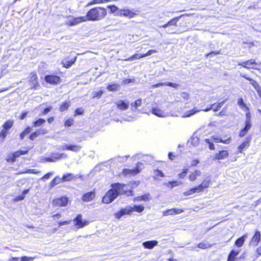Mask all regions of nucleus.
I'll use <instances>...</instances> for the list:
<instances>
[{"mask_svg":"<svg viewBox=\"0 0 261 261\" xmlns=\"http://www.w3.org/2000/svg\"><path fill=\"white\" fill-rule=\"evenodd\" d=\"M81 148L82 147L80 145L64 144L62 146H59L57 147V149L62 150H70L75 152H77L81 150Z\"/></svg>","mask_w":261,"mask_h":261,"instance_id":"obj_6","label":"nucleus"},{"mask_svg":"<svg viewBox=\"0 0 261 261\" xmlns=\"http://www.w3.org/2000/svg\"><path fill=\"white\" fill-rule=\"evenodd\" d=\"M196 192H199V190H198V188L197 187H195L193 188H192L187 191H185L184 192L183 194L184 196H189L195 193Z\"/></svg>","mask_w":261,"mask_h":261,"instance_id":"obj_34","label":"nucleus"},{"mask_svg":"<svg viewBox=\"0 0 261 261\" xmlns=\"http://www.w3.org/2000/svg\"><path fill=\"white\" fill-rule=\"evenodd\" d=\"M77 175H74L72 173H67V174H64L62 177V182L70 181L75 178H77Z\"/></svg>","mask_w":261,"mask_h":261,"instance_id":"obj_24","label":"nucleus"},{"mask_svg":"<svg viewBox=\"0 0 261 261\" xmlns=\"http://www.w3.org/2000/svg\"><path fill=\"white\" fill-rule=\"evenodd\" d=\"M74 120L72 119H69L67 120L64 123L65 126L70 127L73 124Z\"/></svg>","mask_w":261,"mask_h":261,"instance_id":"obj_55","label":"nucleus"},{"mask_svg":"<svg viewBox=\"0 0 261 261\" xmlns=\"http://www.w3.org/2000/svg\"><path fill=\"white\" fill-rule=\"evenodd\" d=\"M238 105L242 110L243 111H247L248 107L246 104L244 102V100L242 98H239L238 100Z\"/></svg>","mask_w":261,"mask_h":261,"instance_id":"obj_26","label":"nucleus"},{"mask_svg":"<svg viewBox=\"0 0 261 261\" xmlns=\"http://www.w3.org/2000/svg\"><path fill=\"white\" fill-rule=\"evenodd\" d=\"M204 141L206 144L208 145V147L211 150H214L215 146L214 145V142H222L224 144H228V139H225V137H222L218 135H215L212 136L210 139H205Z\"/></svg>","mask_w":261,"mask_h":261,"instance_id":"obj_3","label":"nucleus"},{"mask_svg":"<svg viewBox=\"0 0 261 261\" xmlns=\"http://www.w3.org/2000/svg\"><path fill=\"white\" fill-rule=\"evenodd\" d=\"M117 108L120 110L125 111L129 107V102H125L122 100H119L116 102Z\"/></svg>","mask_w":261,"mask_h":261,"instance_id":"obj_18","label":"nucleus"},{"mask_svg":"<svg viewBox=\"0 0 261 261\" xmlns=\"http://www.w3.org/2000/svg\"><path fill=\"white\" fill-rule=\"evenodd\" d=\"M44 80L48 83L57 85L59 83L60 77L56 75H46L44 77Z\"/></svg>","mask_w":261,"mask_h":261,"instance_id":"obj_10","label":"nucleus"},{"mask_svg":"<svg viewBox=\"0 0 261 261\" xmlns=\"http://www.w3.org/2000/svg\"><path fill=\"white\" fill-rule=\"evenodd\" d=\"M107 8L110 9V13L112 14H114L115 15L117 12H118V11H120V10L115 5H109L107 6Z\"/></svg>","mask_w":261,"mask_h":261,"instance_id":"obj_39","label":"nucleus"},{"mask_svg":"<svg viewBox=\"0 0 261 261\" xmlns=\"http://www.w3.org/2000/svg\"><path fill=\"white\" fill-rule=\"evenodd\" d=\"M31 131V128L30 127H27L24 131H23L20 135V137L21 140L23 139L24 137L30 133Z\"/></svg>","mask_w":261,"mask_h":261,"instance_id":"obj_42","label":"nucleus"},{"mask_svg":"<svg viewBox=\"0 0 261 261\" xmlns=\"http://www.w3.org/2000/svg\"><path fill=\"white\" fill-rule=\"evenodd\" d=\"M240 65L248 69H256L255 66L257 65L255 60L251 59L239 64Z\"/></svg>","mask_w":261,"mask_h":261,"instance_id":"obj_12","label":"nucleus"},{"mask_svg":"<svg viewBox=\"0 0 261 261\" xmlns=\"http://www.w3.org/2000/svg\"><path fill=\"white\" fill-rule=\"evenodd\" d=\"M136 12H139V11H135V12H134L133 11L130 10L128 9L124 8L120 9V11H118V12H117L115 15L119 16H124L129 19H131L138 14V13H137Z\"/></svg>","mask_w":261,"mask_h":261,"instance_id":"obj_4","label":"nucleus"},{"mask_svg":"<svg viewBox=\"0 0 261 261\" xmlns=\"http://www.w3.org/2000/svg\"><path fill=\"white\" fill-rule=\"evenodd\" d=\"M184 15H181L180 16L178 17H175L170 20H169L167 23L164 24L163 25L160 26V27H162L164 28H166L167 27H170V26H176L177 23L178 21H179V19L183 16Z\"/></svg>","mask_w":261,"mask_h":261,"instance_id":"obj_14","label":"nucleus"},{"mask_svg":"<svg viewBox=\"0 0 261 261\" xmlns=\"http://www.w3.org/2000/svg\"><path fill=\"white\" fill-rule=\"evenodd\" d=\"M142 165H143V164L141 163H140V162L138 163L136 165V168L132 170V172L134 174H137L139 172H140V167Z\"/></svg>","mask_w":261,"mask_h":261,"instance_id":"obj_52","label":"nucleus"},{"mask_svg":"<svg viewBox=\"0 0 261 261\" xmlns=\"http://www.w3.org/2000/svg\"><path fill=\"white\" fill-rule=\"evenodd\" d=\"M126 186L124 187L123 190L121 191V193L122 194H125L127 196H130L133 195V191L132 190H127L125 189Z\"/></svg>","mask_w":261,"mask_h":261,"instance_id":"obj_50","label":"nucleus"},{"mask_svg":"<svg viewBox=\"0 0 261 261\" xmlns=\"http://www.w3.org/2000/svg\"><path fill=\"white\" fill-rule=\"evenodd\" d=\"M154 173H155V175H156L157 176H160V177H164L165 176L163 172L159 169L155 170Z\"/></svg>","mask_w":261,"mask_h":261,"instance_id":"obj_59","label":"nucleus"},{"mask_svg":"<svg viewBox=\"0 0 261 261\" xmlns=\"http://www.w3.org/2000/svg\"><path fill=\"white\" fill-rule=\"evenodd\" d=\"M102 93H103V92L101 90H99L97 92H95L93 94V98H94V97L99 98L101 96Z\"/></svg>","mask_w":261,"mask_h":261,"instance_id":"obj_60","label":"nucleus"},{"mask_svg":"<svg viewBox=\"0 0 261 261\" xmlns=\"http://www.w3.org/2000/svg\"><path fill=\"white\" fill-rule=\"evenodd\" d=\"M132 206L127 205L125 207L121 208L118 213L115 214V217L117 219H120L125 215H128L132 213Z\"/></svg>","mask_w":261,"mask_h":261,"instance_id":"obj_9","label":"nucleus"},{"mask_svg":"<svg viewBox=\"0 0 261 261\" xmlns=\"http://www.w3.org/2000/svg\"><path fill=\"white\" fill-rule=\"evenodd\" d=\"M224 103H225V100H224L221 102H219L217 104L214 103V104L211 105V106L209 108H207L205 109H203L202 110L204 111H205V112L211 110H213L214 111H218L220 110V108L223 106Z\"/></svg>","mask_w":261,"mask_h":261,"instance_id":"obj_15","label":"nucleus"},{"mask_svg":"<svg viewBox=\"0 0 261 261\" xmlns=\"http://www.w3.org/2000/svg\"><path fill=\"white\" fill-rule=\"evenodd\" d=\"M260 240V233L259 231H256L252 238V242L257 245Z\"/></svg>","mask_w":261,"mask_h":261,"instance_id":"obj_31","label":"nucleus"},{"mask_svg":"<svg viewBox=\"0 0 261 261\" xmlns=\"http://www.w3.org/2000/svg\"><path fill=\"white\" fill-rule=\"evenodd\" d=\"M158 244V242L155 240H152V241H147L144 242L142 243L143 246L145 248L151 249H152L154 246H156Z\"/></svg>","mask_w":261,"mask_h":261,"instance_id":"obj_17","label":"nucleus"},{"mask_svg":"<svg viewBox=\"0 0 261 261\" xmlns=\"http://www.w3.org/2000/svg\"><path fill=\"white\" fill-rule=\"evenodd\" d=\"M8 134V131L3 129L0 132V141H4Z\"/></svg>","mask_w":261,"mask_h":261,"instance_id":"obj_49","label":"nucleus"},{"mask_svg":"<svg viewBox=\"0 0 261 261\" xmlns=\"http://www.w3.org/2000/svg\"><path fill=\"white\" fill-rule=\"evenodd\" d=\"M40 133H38V132H34L32 134H31L29 137V138L31 140H34L35 138H36Z\"/></svg>","mask_w":261,"mask_h":261,"instance_id":"obj_61","label":"nucleus"},{"mask_svg":"<svg viewBox=\"0 0 261 261\" xmlns=\"http://www.w3.org/2000/svg\"><path fill=\"white\" fill-rule=\"evenodd\" d=\"M184 212L181 209L171 208L169 210L170 215L178 214Z\"/></svg>","mask_w":261,"mask_h":261,"instance_id":"obj_46","label":"nucleus"},{"mask_svg":"<svg viewBox=\"0 0 261 261\" xmlns=\"http://www.w3.org/2000/svg\"><path fill=\"white\" fill-rule=\"evenodd\" d=\"M68 199L66 197H62L60 198H57L53 200V203L57 206H65L68 203Z\"/></svg>","mask_w":261,"mask_h":261,"instance_id":"obj_11","label":"nucleus"},{"mask_svg":"<svg viewBox=\"0 0 261 261\" xmlns=\"http://www.w3.org/2000/svg\"><path fill=\"white\" fill-rule=\"evenodd\" d=\"M142 104L141 99H138L135 102L131 103L132 107H134L135 109H137L138 107H140Z\"/></svg>","mask_w":261,"mask_h":261,"instance_id":"obj_47","label":"nucleus"},{"mask_svg":"<svg viewBox=\"0 0 261 261\" xmlns=\"http://www.w3.org/2000/svg\"><path fill=\"white\" fill-rule=\"evenodd\" d=\"M142 58H144V56H142V55H139L138 54H134V55H133L130 57L128 58V59H125V61H133L134 60L139 59Z\"/></svg>","mask_w":261,"mask_h":261,"instance_id":"obj_45","label":"nucleus"},{"mask_svg":"<svg viewBox=\"0 0 261 261\" xmlns=\"http://www.w3.org/2000/svg\"><path fill=\"white\" fill-rule=\"evenodd\" d=\"M70 101H65L61 105V107L60 108V111L64 112L67 110L70 107Z\"/></svg>","mask_w":261,"mask_h":261,"instance_id":"obj_40","label":"nucleus"},{"mask_svg":"<svg viewBox=\"0 0 261 261\" xmlns=\"http://www.w3.org/2000/svg\"><path fill=\"white\" fill-rule=\"evenodd\" d=\"M149 200V194H145L141 196L136 197L134 199V201H147Z\"/></svg>","mask_w":261,"mask_h":261,"instance_id":"obj_37","label":"nucleus"},{"mask_svg":"<svg viewBox=\"0 0 261 261\" xmlns=\"http://www.w3.org/2000/svg\"><path fill=\"white\" fill-rule=\"evenodd\" d=\"M201 172L199 170H196L194 172H191L189 175V179L191 181L195 180L198 176L201 175Z\"/></svg>","mask_w":261,"mask_h":261,"instance_id":"obj_22","label":"nucleus"},{"mask_svg":"<svg viewBox=\"0 0 261 261\" xmlns=\"http://www.w3.org/2000/svg\"><path fill=\"white\" fill-rule=\"evenodd\" d=\"M13 125V121L9 120L3 124V129L8 131L10 128H11L12 127Z\"/></svg>","mask_w":261,"mask_h":261,"instance_id":"obj_35","label":"nucleus"},{"mask_svg":"<svg viewBox=\"0 0 261 261\" xmlns=\"http://www.w3.org/2000/svg\"><path fill=\"white\" fill-rule=\"evenodd\" d=\"M211 247V245H210L209 244L205 243L203 242L200 243L198 245V248H201V249H203L210 248Z\"/></svg>","mask_w":261,"mask_h":261,"instance_id":"obj_51","label":"nucleus"},{"mask_svg":"<svg viewBox=\"0 0 261 261\" xmlns=\"http://www.w3.org/2000/svg\"><path fill=\"white\" fill-rule=\"evenodd\" d=\"M53 173L52 172H48L45 174L41 178V180H44L45 179H49L51 175H52Z\"/></svg>","mask_w":261,"mask_h":261,"instance_id":"obj_63","label":"nucleus"},{"mask_svg":"<svg viewBox=\"0 0 261 261\" xmlns=\"http://www.w3.org/2000/svg\"><path fill=\"white\" fill-rule=\"evenodd\" d=\"M181 183L182 182L181 181H169L167 185L168 187L169 186V185H170V188L172 189L174 187L179 186L181 184Z\"/></svg>","mask_w":261,"mask_h":261,"instance_id":"obj_43","label":"nucleus"},{"mask_svg":"<svg viewBox=\"0 0 261 261\" xmlns=\"http://www.w3.org/2000/svg\"><path fill=\"white\" fill-rule=\"evenodd\" d=\"M210 182L211 178L210 177H207L205 178L203 181L200 185L197 186L199 191H203L204 189L208 188L210 186Z\"/></svg>","mask_w":261,"mask_h":261,"instance_id":"obj_16","label":"nucleus"},{"mask_svg":"<svg viewBox=\"0 0 261 261\" xmlns=\"http://www.w3.org/2000/svg\"><path fill=\"white\" fill-rule=\"evenodd\" d=\"M33 258L28 256H23L20 258V261H32Z\"/></svg>","mask_w":261,"mask_h":261,"instance_id":"obj_64","label":"nucleus"},{"mask_svg":"<svg viewBox=\"0 0 261 261\" xmlns=\"http://www.w3.org/2000/svg\"><path fill=\"white\" fill-rule=\"evenodd\" d=\"M199 110H197L195 108H194L192 110L185 112L184 113L183 117H190L192 115L195 114L196 112H199Z\"/></svg>","mask_w":261,"mask_h":261,"instance_id":"obj_36","label":"nucleus"},{"mask_svg":"<svg viewBox=\"0 0 261 261\" xmlns=\"http://www.w3.org/2000/svg\"><path fill=\"white\" fill-rule=\"evenodd\" d=\"M157 51L154 49H151L148 50L146 54H142V56H144V57H146L149 56L151 55L152 54L156 53Z\"/></svg>","mask_w":261,"mask_h":261,"instance_id":"obj_58","label":"nucleus"},{"mask_svg":"<svg viewBox=\"0 0 261 261\" xmlns=\"http://www.w3.org/2000/svg\"><path fill=\"white\" fill-rule=\"evenodd\" d=\"M30 149V148L29 147H27L24 148V149L20 150L15 152L13 153V159L12 160V161L14 162L15 161V158L19 157L21 155L27 154Z\"/></svg>","mask_w":261,"mask_h":261,"instance_id":"obj_20","label":"nucleus"},{"mask_svg":"<svg viewBox=\"0 0 261 261\" xmlns=\"http://www.w3.org/2000/svg\"><path fill=\"white\" fill-rule=\"evenodd\" d=\"M228 154L227 150L220 151L218 153H217L215 155V158L217 160H223L226 158Z\"/></svg>","mask_w":261,"mask_h":261,"instance_id":"obj_25","label":"nucleus"},{"mask_svg":"<svg viewBox=\"0 0 261 261\" xmlns=\"http://www.w3.org/2000/svg\"><path fill=\"white\" fill-rule=\"evenodd\" d=\"M132 212L135 211L138 213H141L144 210V207L142 205H136L135 204L134 206H132Z\"/></svg>","mask_w":261,"mask_h":261,"instance_id":"obj_33","label":"nucleus"},{"mask_svg":"<svg viewBox=\"0 0 261 261\" xmlns=\"http://www.w3.org/2000/svg\"><path fill=\"white\" fill-rule=\"evenodd\" d=\"M107 14V10L102 7H95L90 9L85 16L86 21H98Z\"/></svg>","mask_w":261,"mask_h":261,"instance_id":"obj_2","label":"nucleus"},{"mask_svg":"<svg viewBox=\"0 0 261 261\" xmlns=\"http://www.w3.org/2000/svg\"><path fill=\"white\" fill-rule=\"evenodd\" d=\"M188 169L187 168L183 170L182 172L178 174L179 178H184L187 175Z\"/></svg>","mask_w":261,"mask_h":261,"instance_id":"obj_57","label":"nucleus"},{"mask_svg":"<svg viewBox=\"0 0 261 261\" xmlns=\"http://www.w3.org/2000/svg\"><path fill=\"white\" fill-rule=\"evenodd\" d=\"M248 130L246 128L244 127L243 128H242L240 133H239V137H244V136L246 135V134H247V133L248 132Z\"/></svg>","mask_w":261,"mask_h":261,"instance_id":"obj_56","label":"nucleus"},{"mask_svg":"<svg viewBox=\"0 0 261 261\" xmlns=\"http://www.w3.org/2000/svg\"><path fill=\"white\" fill-rule=\"evenodd\" d=\"M251 139L250 138H247L246 140L243 142L238 147V152H242L243 149L247 148L249 146V143L250 142Z\"/></svg>","mask_w":261,"mask_h":261,"instance_id":"obj_21","label":"nucleus"},{"mask_svg":"<svg viewBox=\"0 0 261 261\" xmlns=\"http://www.w3.org/2000/svg\"><path fill=\"white\" fill-rule=\"evenodd\" d=\"M76 57H75L70 59H66L65 60L63 61L64 67L65 68H69L71 67L72 64L75 62L76 60Z\"/></svg>","mask_w":261,"mask_h":261,"instance_id":"obj_23","label":"nucleus"},{"mask_svg":"<svg viewBox=\"0 0 261 261\" xmlns=\"http://www.w3.org/2000/svg\"><path fill=\"white\" fill-rule=\"evenodd\" d=\"M227 105L226 104L225 106L223 109L219 112V115H220V116L227 115L228 111H227Z\"/></svg>","mask_w":261,"mask_h":261,"instance_id":"obj_54","label":"nucleus"},{"mask_svg":"<svg viewBox=\"0 0 261 261\" xmlns=\"http://www.w3.org/2000/svg\"><path fill=\"white\" fill-rule=\"evenodd\" d=\"M85 16L72 18V19H69L65 22L66 25L70 26L75 25L80 23L86 21Z\"/></svg>","mask_w":261,"mask_h":261,"instance_id":"obj_7","label":"nucleus"},{"mask_svg":"<svg viewBox=\"0 0 261 261\" xmlns=\"http://www.w3.org/2000/svg\"><path fill=\"white\" fill-rule=\"evenodd\" d=\"M29 82L32 89H36L39 86L37 76L35 73L32 72L30 74Z\"/></svg>","mask_w":261,"mask_h":261,"instance_id":"obj_13","label":"nucleus"},{"mask_svg":"<svg viewBox=\"0 0 261 261\" xmlns=\"http://www.w3.org/2000/svg\"><path fill=\"white\" fill-rule=\"evenodd\" d=\"M75 226H77L78 228H82L89 224L88 221L83 220L81 214H79L73 220Z\"/></svg>","mask_w":261,"mask_h":261,"instance_id":"obj_8","label":"nucleus"},{"mask_svg":"<svg viewBox=\"0 0 261 261\" xmlns=\"http://www.w3.org/2000/svg\"><path fill=\"white\" fill-rule=\"evenodd\" d=\"M109 1H110V0H93L92 2H91L90 3H89L88 4V6L94 5V4L105 3L108 2Z\"/></svg>","mask_w":261,"mask_h":261,"instance_id":"obj_44","label":"nucleus"},{"mask_svg":"<svg viewBox=\"0 0 261 261\" xmlns=\"http://www.w3.org/2000/svg\"><path fill=\"white\" fill-rule=\"evenodd\" d=\"M68 158L67 154L64 153H60L58 152L52 153L51 156L46 157L44 159V161L47 162H55L62 159H66Z\"/></svg>","mask_w":261,"mask_h":261,"instance_id":"obj_5","label":"nucleus"},{"mask_svg":"<svg viewBox=\"0 0 261 261\" xmlns=\"http://www.w3.org/2000/svg\"><path fill=\"white\" fill-rule=\"evenodd\" d=\"M45 122V120L42 118H39L36 121L33 122V126L39 127L41 126L43 123Z\"/></svg>","mask_w":261,"mask_h":261,"instance_id":"obj_38","label":"nucleus"},{"mask_svg":"<svg viewBox=\"0 0 261 261\" xmlns=\"http://www.w3.org/2000/svg\"><path fill=\"white\" fill-rule=\"evenodd\" d=\"M94 192H89L85 193L82 197V200L85 202H89L92 200L95 197Z\"/></svg>","mask_w":261,"mask_h":261,"instance_id":"obj_19","label":"nucleus"},{"mask_svg":"<svg viewBox=\"0 0 261 261\" xmlns=\"http://www.w3.org/2000/svg\"><path fill=\"white\" fill-rule=\"evenodd\" d=\"M151 112L152 114L154 115H156L160 117H164V112L163 111L157 108H153L152 109Z\"/></svg>","mask_w":261,"mask_h":261,"instance_id":"obj_29","label":"nucleus"},{"mask_svg":"<svg viewBox=\"0 0 261 261\" xmlns=\"http://www.w3.org/2000/svg\"><path fill=\"white\" fill-rule=\"evenodd\" d=\"M125 185L119 182L114 183L111 185L112 188L103 197L102 202L105 204H109L112 202L118 196L121 194V191L123 190Z\"/></svg>","mask_w":261,"mask_h":261,"instance_id":"obj_1","label":"nucleus"},{"mask_svg":"<svg viewBox=\"0 0 261 261\" xmlns=\"http://www.w3.org/2000/svg\"><path fill=\"white\" fill-rule=\"evenodd\" d=\"M191 143L194 146H197L199 143V139L196 137H192L191 138Z\"/></svg>","mask_w":261,"mask_h":261,"instance_id":"obj_53","label":"nucleus"},{"mask_svg":"<svg viewBox=\"0 0 261 261\" xmlns=\"http://www.w3.org/2000/svg\"><path fill=\"white\" fill-rule=\"evenodd\" d=\"M29 190L30 189H28L23 191L22 194L20 195L17 196L15 197V200L16 201H18L23 200L25 198V195L29 193Z\"/></svg>","mask_w":261,"mask_h":261,"instance_id":"obj_32","label":"nucleus"},{"mask_svg":"<svg viewBox=\"0 0 261 261\" xmlns=\"http://www.w3.org/2000/svg\"><path fill=\"white\" fill-rule=\"evenodd\" d=\"M62 182V178L59 176L55 177L50 182L49 186L50 188H53L56 185Z\"/></svg>","mask_w":261,"mask_h":261,"instance_id":"obj_30","label":"nucleus"},{"mask_svg":"<svg viewBox=\"0 0 261 261\" xmlns=\"http://www.w3.org/2000/svg\"><path fill=\"white\" fill-rule=\"evenodd\" d=\"M240 252L239 249H232L230 252H229V261H233L235 257L238 255Z\"/></svg>","mask_w":261,"mask_h":261,"instance_id":"obj_28","label":"nucleus"},{"mask_svg":"<svg viewBox=\"0 0 261 261\" xmlns=\"http://www.w3.org/2000/svg\"><path fill=\"white\" fill-rule=\"evenodd\" d=\"M164 84H165V86L171 87H173V88H174L175 89H178V88L179 86V85L178 84H176V83H172V82H164Z\"/></svg>","mask_w":261,"mask_h":261,"instance_id":"obj_48","label":"nucleus"},{"mask_svg":"<svg viewBox=\"0 0 261 261\" xmlns=\"http://www.w3.org/2000/svg\"><path fill=\"white\" fill-rule=\"evenodd\" d=\"M247 238L246 235H244L241 237L238 238L235 242V245L237 247H241L243 246L245 241L246 238Z\"/></svg>","mask_w":261,"mask_h":261,"instance_id":"obj_27","label":"nucleus"},{"mask_svg":"<svg viewBox=\"0 0 261 261\" xmlns=\"http://www.w3.org/2000/svg\"><path fill=\"white\" fill-rule=\"evenodd\" d=\"M119 85L117 84L108 85L107 87V89L110 91H116L117 90Z\"/></svg>","mask_w":261,"mask_h":261,"instance_id":"obj_41","label":"nucleus"},{"mask_svg":"<svg viewBox=\"0 0 261 261\" xmlns=\"http://www.w3.org/2000/svg\"><path fill=\"white\" fill-rule=\"evenodd\" d=\"M246 113V121H251V114L249 111V108H248L247 111H244Z\"/></svg>","mask_w":261,"mask_h":261,"instance_id":"obj_62","label":"nucleus"}]
</instances>
